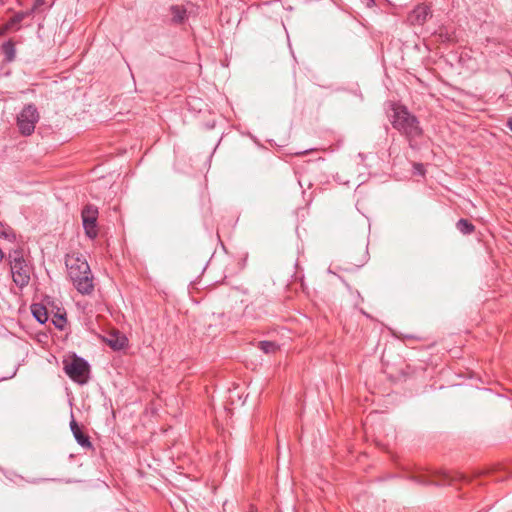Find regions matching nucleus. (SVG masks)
Returning <instances> with one entry per match:
<instances>
[{
    "mask_svg": "<svg viewBox=\"0 0 512 512\" xmlns=\"http://www.w3.org/2000/svg\"><path fill=\"white\" fill-rule=\"evenodd\" d=\"M68 276L74 287L81 294H90L93 289V276L90 267L85 259L74 256L66 257Z\"/></svg>",
    "mask_w": 512,
    "mask_h": 512,
    "instance_id": "obj_1",
    "label": "nucleus"
},
{
    "mask_svg": "<svg viewBox=\"0 0 512 512\" xmlns=\"http://www.w3.org/2000/svg\"><path fill=\"white\" fill-rule=\"evenodd\" d=\"M392 126L406 137L412 147V142L422 135V128L415 115L403 105L393 107Z\"/></svg>",
    "mask_w": 512,
    "mask_h": 512,
    "instance_id": "obj_2",
    "label": "nucleus"
},
{
    "mask_svg": "<svg viewBox=\"0 0 512 512\" xmlns=\"http://www.w3.org/2000/svg\"><path fill=\"white\" fill-rule=\"evenodd\" d=\"M13 282L19 288L26 287L30 282L32 266L24 259L21 249L13 250L8 255Z\"/></svg>",
    "mask_w": 512,
    "mask_h": 512,
    "instance_id": "obj_3",
    "label": "nucleus"
},
{
    "mask_svg": "<svg viewBox=\"0 0 512 512\" xmlns=\"http://www.w3.org/2000/svg\"><path fill=\"white\" fill-rule=\"evenodd\" d=\"M64 371L78 384H86L89 380L90 366L86 360L77 355H74L70 362L64 361Z\"/></svg>",
    "mask_w": 512,
    "mask_h": 512,
    "instance_id": "obj_4",
    "label": "nucleus"
},
{
    "mask_svg": "<svg viewBox=\"0 0 512 512\" xmlns=\"http://www.w3.org/2000/svg\"><path fill=\"white\" fill-rule=\"evenodd\" d=\"M39 112L34 104H27L17 115V127L24 136L31 135L37 122L39 121Z\"/></svg>",
    "mask_w": 512,
    "mask_h": 512,
    "instance_id": "obj_5",
    "label": "nucleus"
},
{
    "mask_svg": "<svg viewBox=\"0 0 512 512\" xmlns=\"http://www.w3.org/2000/svg\"><path fill=\"white\" fill-rule=\"evenodd\" d=\"M81 218L86 236L95 239L98 235V208L91 204L85 205L81 212Z\"/></svg>",
    "mask_w": 512,
    "mask_h": 512,
    "instance_id": "obj_6",
    "label": "nucleus"
},
{
    "mask_svg": "<svg viewBox=\"0 0 512 512\" xmlns=\"http://www.w3.org/2000/svg\"><path fill=\"white\" fill-rule=\"evenodd\" d=\"M430 15V9L425 5L417 6L408 16L412 25H423Z\"/></svg>",
    "mask_w": 512,
    "mask_h": 512,
    "instance_id": "obj_7",
    "label": "nucleus"
},
{
    "mask_svg": "<svg viewBox=\"0 0 512 512\" xmlns=\"http://www.w3.org/2000/svg\"><path fill=\"white\" fill-rule=\"evenodd\" d=\"M106 343L115 351L122 350L128 344V339L120 332H112L106 338Z\"/></svg>",
    "mask_w": 512,
    "mask_h": 512,
    "instance_id": "obj_8",
    "label": "nucleus"
},
{
    "mask_svg": "<svg viewBox=\"0 0 512 512\" xmlns=\"http://www.w3.org/2000/svg\"><path fill=\"white\" fill-rule=\"evenodd\" d=\"M169 10L172 15L171 21L174 24L184 23L188 15L191 14V11H188V9L182 5H172Z\"/></svg>",
    "mask_w": 512,
    "mask_h": 512,
    "instance_id": "obj_9",
    "label": "nucleus"
},
{
    "mask_svg": "<svg viewBox=\"0 0 512 512\" xmlns=\"http://www.w3.org/2000/svg\"><path fill=\"white\" fill-rule=\"evenodd\" d=\"M415 481H417L418 483L423 484V485L435 484V485L442 486V485H451L452 484V478L449 475H447L446 473L441 474V478L438 481L428 480L424 476L415 477Z\"/></svg>",
    "mask_w": 512,
    "mask_h": 512,
    "instance_id": "obj_10",
    "label": "nucleus"
},
{
    "mask_svg": "<svg viewBox=\"0 0 512 512\" xmlns=\"http://www.w3.org/2000/svg\"><path fill=\"white\" fill-rule=\"evenodd\" d=\"M31 310L33 316L39 323L44 324L48 320L47 309L43 305L33 304Z\"/></svg>",
    "mask_w": 512,
    "mask_h": 512,
    "instance_id": "obj_11",
    "label": "nucleus"
},
{
    "mask_svg": "<svg viewBox=\"0 0 512 512\" xmlns=\"http://www.w3.org/2000/svg\"><path fill=\"white\" fill-rule=\"evenodd\" d=\"M2 51L6 62H12L16 57L15 44L9 40L2 45Z\"/></svg>",
    "mask_w": 512,
    "mask_h": 512,
    "instance_id": "obj_12",
    "label": "nucleus"
},
{
    "mask_svg": "<svg viewBox=\"0 0 512 512\" xmlns=\"http://www.w3.org/2000/svg\"><path fill=\"white\" fill-rule=\"evenodd\" d=\"M456 228L464 235H469L474 232L475 226L467 219H460L456 223Z\"/></svg>",
    "mask_w": 512,
    "mask_h": 512,
    "instance_id": "obj_13",
    "label": "nucleus"
},
{
    "mask_svg": "<svg viewBox=\"0 0 512 512\" xmlns=\"http://www.w3.org/2000/svg\"><path fill=\"white\" fill-rule=\"evenodd\" d=\"M73 436L81 447L86 449H92L93 446L89 436L85 434L82 430H80L79 432H75Z\"/></svg>",
    "mask_w": 512,
    "mask_h": 512,
    "instance_id": "obj_14",
    "label": "nucleus"
},
{
    "mask_svg": "<svg viewBox=\"0 0 512 512\" xmlns=\"http://www.w3.org/2000/svg\"><path fill=\"white\" fill-rule=\"evenodd\" d=\"M258 348L265 354H274L278 351L279 346L273 341H260Z\"/></svg>",
    "mask_w": 512,
    "mask_h": 512,
    "instance_id": "obj_15",
    "label": "nucleus"
},
{
    "mask_svg": "<svg viewBox=\"0 0 512 512\" xmlns=\"http://www.w3.org/2000/svg\"><path fill=\"white\" fill-rule=\"evenodd\" d=\"M53 323L57 328L63 329L66 324V318L62 315H56Z\"/></svg>",
    "mask_w": 512,
    "mask_h": 512,
    "instance_id": "obj_16",
    "label": "nucleus"
},
{
    "mask_svg": "<svg viewBox=\"0 0 512 512\" xmlns=\"http://www.w3.org/2000/svg\"><path fill=\"white\" fill-rule=\"evenodd\" d=\"M70 428L73 435L75 434V432H79L81 430V428L78 426L77 422L74 419H72L70 422Z\"/></svg>",
    "mask_w": 512,
    "mask_h": 512,
    "instance_id": "obj_17",
    "label": "nucleus"
},
{
    "mask_svg": "<svg viewBox=\"0 0 512 512\" xmlns=\"http://www.w3.org/2000/svg\"><path fill=\"white\" fill-rule=\"evenodd\" d=\"M22 20H23V15H22V14H16V15L11 19V22H12V24H16V23H20Z\"/></svg>",
    "mask_w": 512,
    "mask_h": 512,
    "instance_id": "obj_18",
    "label": "nucleus"
},
{
    "mask_svg": "<svg viewBox=\"0 0 512 512\" xmlns=\"http://www.w3.org/2000/svg\"><path fill=\"white\" fill-rule=\"evenodd\" d=\"M414 168H415V170L417 171V173H419V174H421V175H423V174H424V172H425V171H424V167H423V165H422V164H420V163H415V164H414Z\"/></svg>",
    "mask_w": 512,
    "mask_h": 512,
    "instance_id": "obj_19",
    "label": "nucleus"
},
{
    "mask_svg": "<svg viewBox=\"0 0 512 512\" xmlns=\"http://www.w3.org/2000/svg\"><path fill=\"white\" fill-rule=\"evenodd\" d=\"M45 3V0H35L33 4V9L36 10L41 7Z\"/></svg>",
    "mask_w": 512,
    "mask_h": 512,
    "instance_id": "obj_20",
    "label": "nucleus"
},
{
    "mask_svg": "<svg viewBox=\"0 0 512 512\" xmlns=\"http://www.w3.org/2000/svg\"><path fill=\"white\" fill-rule=\"evenodd\" d=\"M1 237L7 238L8 234L5 232L3 224L0 222V238Z\"/></svg>",
    "mask_w": 512,
    "mask_h": 512,
    "instance_id": "obj_21",
    "label": "nucleus"
},
{
    "mask_svg": "<svg viewBox=\"0 0 512 512\" xmlns=\"http://www.w3.org/2000/svg\"><path fill=\"white\" fill-rule=\"evenodd\" d=\"M507 127L512 131V117H510L507 121Z\"/></svg>",
    "mask_w": 512,
    "mask_h": 512,
    "instance_id": "obj_22",
    "label": "nucleus"
},
{
    "mask_svg": "<svg viewBox=\"0 0 512 512\" xmlns=\"http://www.w3.org/2000/svg\"><path fill=\"white\" fill-rule=\"evenodd\" d=\"M4 259V253L3 251L0 249V262Z\"/></svg>",
    "mask_w": 512,
    "mask_h": 512,
    "instance_id": "obj_23",
    "label": "nucleus"
}]
</instances>
